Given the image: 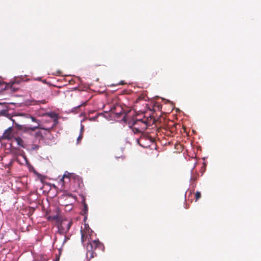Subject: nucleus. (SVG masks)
I'll use <instances>...</instances> for the list:
<instances>
[{
  "label": "nucleus",
  "mask_w": 261,
  "mask_h": 261,
  "mask_svg": "<svg viewBox=\"0 0 261 261\" xmlns=\"http://www.w3.org/2000/svg\"><path fill=\"white\" fill-rule=\"evenodd\" d=\"M12 127H9L4 133V138L8 140L12 139L13 137Z\"/></svg>",
  "instance_id": "obj_4"
},
{
  "label": "nucleus",
  "mask_w": 261,
  "mask_h": 261,
  "mask_svg": "<svg viewBox=\"0 0 261 261\" xmlns=\"http://www.w3.org/2000/svg\"><path fill=\"white\" fill-rule=\"evenodd\" d=\"M67 239L66 238V237H64V241H63V244H64L66 241H67Z\"/></svg>",
  "instance_id": "obj_14"
},
{
  "label": "nucleus",
  "mask_w": 261,
  "mask_h": 261,
  "mask_svg": "<svg viewBox=\"0 0 261 261\" xmlns=\"http://www.w3.org/2000/svg\"><path fill=\"white\" fill-rule=\"evenodd\" d=\"M73 179L80 180V177L73 173L66 172L63 177L59 180V184L62 187H64L66 184L68 183L71 180Z\"/></svg>",
  "instance_id": "obj_2"
},
{
  "label": "nucleus",
  "mask_w": 261,
  "mask_h": 261,
  "mask_svg": "<svg viewBox=\"0 0 261 261\" xmlns=\"http://www.w3.org/2000/svg\"><path fill=\"white\" fill-rule=\"evenodd\" d=\"M85 229L82 230V241L83 243L87 244L86 256L87 258H91L94 257L96 255L94 250L97 248H100L102 246V244L98 240H93V232L89 227L88 225L85 224Z\"/></svg>",
  "instance_id": "obj_1"
},
{
  "label": "nucleus",
  "mask_w": 261,
  "mask_h": 261,
  "mask_svg": "<svg viewBox=\"0 0 261 261\" xmlns=\"http://www.w3.org/2000/svg\"><path fill=\"white\" fill-rule=\"evenodd\" d=\"M88 206H87V204L85 202H84L83 203V212H82V214L83 215H87V214L88 213Z\"/></svg>",
  "instance_id": "obj_9"
},
{
  "label": "nucleus",
  "mask_w": 261,
  "mask_h": 261,
  "mask_svg": "<svg viewBox=\"0 0 261 261\" xmlns=\"http://www.w3.org/2000/svg\"><path fill=\"white\" fill-rule=\"evenodd\" d=\"M82 138V134L80 133V136H79V137L77 139V141L79 142Z\"/></svg>",
  "instance_id": "obj_12"
},
{
  "label": "nucleus",
  "mask_w": 261,
  "mask_h": 261,
  "mask_svg": "<svg viewBox=\"0 0 261 261\" xmlns=\"http://www.w3.org/2000/svg\"><path fill=\"white\" fill-rule=\"evenodd\" d=\"M48 220L49 221H55L57 224L60 222L61 218L58 214L55 215H50L48 217Z\"/></svg>",
  "instance_id": "obj_6"
},
{
  "label": "nucleus",
  "mask_w": 261,
  "mask_h": 261,
  "mask_svg": "<svg viewBox=\"0 0 261 261\" xmlns=\"http://www.w3.org/2000/svg\"><path fill=\"white\" fill-rule=\"evenodd\" d=\"M22 157L24 160V162L25 163H28V161H27V158L24 156V155H22Z\"/></svg>",
  "instance_id": "obj_13"
},
{
  "label": "nucleus",
  "mask_w": 261,
  "mask_h": 261,
  "mask_svg": "<svg viewBox=\"0 0 261 261\" xmlns=\"http://www.w3.org/2000/svg\"><path fill=\"white\" fill-rule=\"evenodd\" d=\"M46 115L48 116L50 118L54 119L55 123H57L58 120V116L56 113L50 112L47 113Z\"/></svg>",
  "instance_id": "obj_7"
},
{
  "label": "nucleus",
  "mask_w": 261,
  "mask_h": 261,
  "mask_svg": "<svg viewBox=\"0 0 261 261\" xmlns=\"http://www.w3.org/2000/svg\"><path fill=\"white\" fill-rule=\"evenodd\" d=\"M86 217L85 216V218H84V220L85 221V220H86Z\"/></svg>",
  "instance_id": "obj_16"
},
{
  "label": "nucleus",
  "mask_w": 261,
  "mask_h": 261,
  "mask_svg": "<svg viewBox=\"0 0 261 261\" xmlns=\"http://www.w3.org/2000/svg\"><path fill=\"white\" fill-rule=\"evenodd\" d=\"M37 146H35L34 147H32V149H37Z\"/></svg>",
  "instance_id": "obj_15"
},
{
  "label": "nucleus",
  "mask_w": 261,
  "mask_h": 261,
  "mask_svg": "<svg viewBox=\"0 0 261 261\" xmlns=\"http://www.w3.org/2000/svg\"><path fill=\"white\" fill-rule=\"evenodd\" d=\"M84 126L83 125L81 124V130H80V133L82 134L84 131Z\"/></svg>",
  "instance_id": "obj_11"
},
{
  "label": "nucleus",
  "mask_w": 261,
  "mask_h": 261,
  "mask_svg": "<svg viewBox=\"0 0 261 261\" xmlns=\"http://www.w3.org/2000/svg\"><path fill=\"white\" fill-rule=\"evenodd\" d=\"M201 196V194L199 192H197L195 194L196 201H197Z\"/></svg>",
  "instance_id": "obj_10"
},
{
  "label": "nucleus",
  "mask_w": 261,
  "mask_h": 261,
  "mask_svg": "<svg viewBox=\"0 0 261 261\" xmlns=\"http://www.w3.org/2000/svg\"><path fill=\"white\" fill-rule=\"evenodd\" d=\"M57 224L60 233L63 234L68 231L71 226V222L67 219H63L62 220H60V222Z\"/></svg>",
  "instance_id": "obj_3"
},
{
  "label": "nucleus",
  "mask_w": 261,
  "mask_h": 261,
  "mask_svg": "<svg viewBox=\"0 0 261 261\" xmlns=\"http://www.w3.org/2000/svg\"><path fill=\"white\" fill-rule=\"evenodd\" d=\"M30 118L31 119V120L33 122H36V123H37L38 124H37V125L33 126V127H28L27 128V130H35V129L39 128L40 125H39L38 120L32 116H30Z\"/></svg>",
  "instance_id": "obj_5"
},
{
  "label": "nucleus",
  "mask_w": 261,
  "mask_h": 261,
  "mask_svg": "<svg viewBox=\"0 0 261 261\" xmlns=\"http://www.w3.org/2000/svg\"><path fill=\"white\" fill-rule=\"evenodd\" d=\"M15 140L18 145L24 147L23 140L20 138H19V137L16 138L15 139Z\"/></svg>",
  "instance_id": "obj_8"
}]
</instances>
